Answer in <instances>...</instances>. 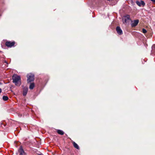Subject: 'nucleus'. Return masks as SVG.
<instances>
[{
    "mask_svg": "<svg viewBox=\"0 0 155 155\" xmlns=\"http://www.w3.org/2000/svg\"><path fill=\"white\" fill-rule=\"evenodd\" d=\"M147 32V30L146 29H144V28H143L142 29V32L143 33L145 34V33H146Z\"/></svg>",
    "mask_w": 155,
    "mask_h": 155,
    "instance_id": "nucleus-14",
    "label": "nucleus"
},
{
    "mask_svg": "<svg viewBox=\"0 0 155 155\" xmlns=\"http://www.w3.org/2000/svg\"><path fill=\"white\" fill-rule=\"evenodd\" d=\"M152 2H153L154 3H155V0H151Z\"/></svg>",
    "mask_w": 155,
    "mask_h": 155,
    "instance_id": "nucleus-15",
    "label": "nucleus"
},
{
    "mask_svg": "<svg viewBox=\"0 0 155 155\" xmlns=\"http://www.w3.org/2000/svg\"><path fill=\"white\" fill-rule=\"evenodd\" d=\"M116 31L118 34L120 35H121L123 34V32L120 27L119 26L117 27L116 28Z\"/></svg>",
    "mask_w": 155,
    "mask_h": 155,
    "instance_id": "nucleus-8",
    "label": "nucleus"
},
{
    "mask_svg": "<svg viewBox=\"0 0 155 155\" xmlns=\"http://www.w3.org/2000/svg\"><path fill=\"white\" fill-rule=\"evenodd\" d=\"M3 97H7V96H3Z\"/></svg>",
    "mask_w": 155,
    "mask_h": 155,
    "instance_id": "nucleus-18",
    "label": "nucleus"
},
{
    "mask_svg": "<svg viewBox=\"0 0 155 155\" xmlns=\"http://www.w3.org/2000/svg\"><path fill=\"white\" fill-rule=\"evenodd\" d=\"M35 85L34 83H31L29 86V88L31 89H32L34 87Z\"/></svg>",
    "mask_w": 155,
    "mask_h": 155,
    "instance_id": "nucleus-12",
    "label": "nucleus"
},
{
    "mask_svg": "<svg viewBox=\"0 0 155 155\" xmlns=\"http://www.w3.org/2000/svg\"><path fill=\"white\" fill-rule=\"evenodd\" d=\"M2 83H0V85Z\"/></svg>",
    "mask_w": 155,
    "mask_h": 155,
    "instance_id": "nucleus-20",
    "label": "nucleus"
},
{
    "mask_svg": "<svg viewBox=\"0 0 155 155\" xmlns=\"http://www.w3.org/2000/svg\"><path fill=\"white\" fill-rule=\"evenodd\" d=\"M57 133L59 134L63 135L64 134V133L63 131L60 130H57Z\"/></svg>",
    "mask_w": 155,
    "mask_h": 155,
    "instance_id": "nucleus-10",
    "label": "nucleus"
},
{
    "mask_svg": "<svg viewBox=\"0 0 155 155\" xmlns=\"http://www.w3.org/2000/svg\"><path fill=\"white\" fill-rule=\"evenodd\" d=\"M39 155H43L42 153L39 154Z\"/></svg>",
    "mask_w": 155,
    "mask_h": 155,
    "instance_id": "nucleus-19",
    "label": "nucleus"
},
{
    "mask_svg": "<svg viewBox=\"0 0 155 155\" xmlns=\"http://www.w3.org/2000/svg\"><path fill=\"white\" fill-rule=\"evenodd\" d=\"M28 91V88L27 87H25L23 89V95L25 96L27 94Z\"/></svg>",
    "mask_w": 155,
    "mask_h": 155,
    "instance_id": "nucleus-9",
    "label": "nucleus"
},
{
    "mask_svg": "<svg viewBox=\"0 0 155 155\" xmlns=\"http://www.w3.org/2000/svg\"><path fill=\"white\" fill-rule=\"evenodd\" d=\"M130 16L128 15L124 16L123 18L124 23H127L128 20L130 19Z\"/></svg>",
    "mask_w": 155,
    "mask_h": 155,
    "instance_id": "nucleus-7",
    "label": "nucleus"
},
{
    "mask_svg": "<svg viewBox=\"0 0 155 155\" xmlns=\"http://www.w3.org/2000/svg\"><path fill=\"white\" fill-rule=\"evenodd\" d=\"M18 152L19 153V155H26V153L24 152L21 146L18 149Z\"/></svg>",
    "mask_w": 155,
    "mask_h": 155,
    "instance_id": "nucleus-4",
    "label": "nucleus"
},
{
    "mask_svg": "<svg viewBox=\"0 0 155 155\" xmlns=\"http://www.w3.org/2000/svg\"><path fill=\"white\" fill-rule=\"evenodd\" d=\"M5 62L7 64H8L7 62L6 61H5Z\"/></svg>",
    "mask_w": 155,
    "mask_h": 155,
    "instance_id": "nucleus-17",
    "label": "nucleus"
},
{
    "mask_svg": "<svg viewBox=\"0 0 155 155\" xmlns=\"http://www.w3.org/2000/svg\"><path fill=\"white\" fill-rule=\"evenodd\" d=\"M27 82H30L33 81L34 79V76L33 74L30 73L28 74L27 75Z\"/></svg>",
    "mask_w": 155,
    "mask_h": 155,
    "instance_id": "nucleus-2",
    "label": "nucleus"
},
{
    "mask_svg": "<svg viewBox=\"0 0 155 155\" xmlns=\"http://www.w3.org/2000/svg\"><path fill=\"white\" fill-rule=\"evenodd\" d=\"M13 82L18 86H20L21 84L20 77L17 74H14L12 77Z\"/></svg>",
    "mask_w": 155,
    "mask_h": 155,
    "instance_id": "nucleus-1",
    "label": "nucleus"
},
{
    "mask_svg": "<svg viewBox=\"0 0 155 155\" xmlns=\"http://www.w3.org/2000/svg\"><path fill=\"white\" fill-rule=\"evenodd\" d=\"M2 99L4 101H6L8 99V97H2Z\"/></svg>",
    "mask_w": 155,
    "mask_h": 155,
    "instance_id": "nucleus-13",
    "label": "nucleus"
},
{
    "mask_svg": "<svg viewBox=\"0 0 155 155\" xmlns=\"http://www.w3.org/2000/svg\"><path fill=\"white\" fill-rule=\"evenodd\" d=\"M139 22V21L138 19L134 20L133 21H132L131 24V26L132 27H135L138 24Z\"/></svg>",
    "mask_w": 155,
    "mask_h": 155,
    "instance_id": "nucleus-3",
    "label": "nucleus"
},
{
    "mask_svg": "<svg viewBox=\"0 0 155 155\" xmlns=\"http://www.w3.org/2000/svg\"><path fill=\"white\" fill-rule=\"evenodd\" d=\"M73 146H74V147L75 148H76V149H79V147L74 142H73Z\"/></svg>",
    "mask_w": 155,
    "mask_h": 155,
    "instance_id": "nucleus-11",
    "label": "nucleus"
},
{
    "mask_svg": "<svg viewBox=\"0 0 155 155\" xmlns=\"http://www.w3.org/2000/svg\"><path fill=\"white\" fill-rule=\"evenodd\" d=\"M15 44V42H11L10 41H7L5 43L6 46L8 47H12Z\"/></svg>",
    "mask_w": 155,
    "mask_h": 155,
    "instance_id": "nucleus-6",
    "label": "nucleus"
},
{
    "mask_svg": "<svg viewBox=\"0 0 155 155\" xmlns=\"http://www.w3.org/2000/svg\"><path fill=\"white\" fill-rule=\"evenodd\" d=\"M2 91V89H1L0 88V93H1Z\"/></svg>",
    "mask_w": 155,
    "mask_h": 155,
    "instance_id": "nucleus-16",
    "label": "nucleus"
},
{
    "mask_svg": "<svg viewBox=\"0 0 155 155\" xmlns=\"http://www.w3.org/2000/svg\"><path fill=\"white\" fill-rule=\"evenodd\" d=\"M136 3L139 6H142L143 7L145 5V3L142 0H141L140 1H137L136 2Z\"/></svg>",
    "mask_w": 155,
    "mask_h": 155,
    "instance_id": "nucleus-5",
    "label": "nucleus"
}]
</instances>
